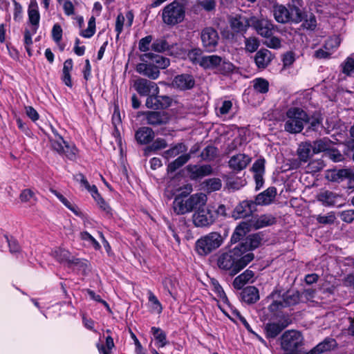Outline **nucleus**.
<instances>
[{
    "instance_id": "603ef678",
    "label": "nucleus",
    "mask_w": 354,
    "mask_h": 354,
    "mask_svg": "<svg viewBox=\"0 0 354 354\" xmlns=\"http://www.w3.org/2000/svg\"><path fill=\"white\" fill-rule=\"evenodd\" d=\"M245 39V50L248 52L253 53L257 50L259 46V41L256 37H249Z\"/></svg>"
},
{
    "instance_id": "774afa93",
    "label": "nucleus",
    "mask_w": 354,
    "mask_h": 354,
    "mask_svg": "<svg viewBox=\"0 0 354 354\" xmlns=\"http://www.w3.org/2000/svg\"><path fill=\"white\" fill-rule=\"evenodd\" d=\"M52 36L55 42H59L62 38V29L61 26L56 24L53 26L52 30Z\"/></svg>"
},
{
    "instance_id": "20e7f679",
    "label": "nucleus",
    "mask_w": 354,
    "mask_h": 354,
    "mask_svg": "<svg viewBox=\"0 0 354 354\" xmlns=\"http://www.w3.org/2000/svg\"><path fill=\"white\" fill-rule=\"evenodd\" d=\"M311 151L315 154L326 153L327 155H341L335 144L326 138L316 140L313 144L309 141L301 142L297 149V155H309Z\"/></svg>"
},
{
    "instance_id": "a18cd8bd",
    "label": "nucleus",
    "mask_w": 354,
    "mask_h": 354,
    "mask_svg": "<svg viewBox=\"0 0 354 354\" xmlns=\"http://www.w3.org/2000/svg\"><path fill=\"white\" fill-rule=\"evenodd\" d=\"M187 147L182 142L171 145L168 150L166 151L167 155H187L186 153Z\"/></svg>"
},
{
    "instance_id": "7c9ffc66",
    "label": "nucleus",
    "mask_w": 354,
    "mask_h": 354,
    "mask_svg": "<svg viewBox=\"0 0 354 354\" xmlns=\"http://www.w3.org/2000/svg\"><path fill=\"white\" fill-rule=\"evenodd\" d=\"M272 59V55L268 49H261L254 56V62L259 68H266Z\"/></svg>"
},
{
    "instance_id": "e2e57ef3",
    "label": "nucleus",
    "mask_w": 354,
    "mask_h": 354,
    "mask_svg": "<svg viewBox=\"0 0 354 354\" xmlns=\"http://www.w3.org/2000/svg\"><path fill=\"white\" fill-rule=\"evenodd\" d=\"M295 61V53L292 51H288L285 53L282 58V62L284 68H288L292 66Z\"/></svg>"
},
{
    "instance_id": "a211bd4d",
    "label": "nucleus",
    "mask_w": 354,
    "mask_h": 354,
    "mask_svg": "<svg viewBox=\"0 0 354 354\" xmlns=\"http://www.w3.org/2000/svg\"><path fill=\"white\" fill-rule=\"evenodd\" d=\"M52 147L59 153H65L66 155H75L78 153L77 149L73 144H69L59 136L56 140H53Z\"/></svg>"
},
{
    "instance_id": "a19ab883",
    "label": "nucleus",
    "mask_w": 354,
    "mask_h": 354,
    "mask_svg": "<svg viewBox=\"0 0 354 354\" xmlns=\"http://www.w3.org/2000/svg\"><path fill=\"white\" fill-rule=\"evenodd\" d=\"M151 49L157 53H162L170 50V46L167 41L163 39H157L151 44Z\"/></svg>"
},
{
    "instance_id": "f8f14e48",
    "label": "nucleus",
    "mask_w": 354,
    "mask_h": 354,
    "mask_svg": "<svg viewBox=\"0 0 354 354\" xmlns=\"http://www.w3.org/2000/svg\"><path fill=\"white\" fill-rule=\"evenodd\" d=\"M197 209L198 210L192 216L193 223L195 226L200 227H207L214 222L216 214L209 207Z\"/></svg>"
},
{
    "instance_id": "b1692460",
    "label": "nucleus",
    "mask_w": 354,
    "mask_h": 354,
    "mask_svg": "<svg viewBox=\"0 0 354 354\" xmlns=\"http://www.w3.org/2000/svg\"><path fill=\"white\" fill-rule=\"evenodd\" d=\"M289 324L290 322L288 319L266 324L265 326L266 337L268 338L276 337Z\"/></svg>"
},
{
    "instance_id": "72a5a7b5",
    "label": "nucleus",
    "mask_w": 354,
    "mask_h": 354,
    "mask_svg": "<svg viewBox=\"0 0 354 354\" xmlns=\"http://www.w3.org/2000/svg\"><path fill=\"white\" fill-rule=\"evenodd\" d=\"M154 138V132L151 128L142 127L139 128L135 134V138L140 144H147Z\"/></svg>"
},
{
    "instance_id": "58836bf2",
    "label": "nucleus",
    "mask_w": 354,
    "mask_h": 354,
    "mask_svg": "<svg viewBox=\"0 0 354 354\" xmlns=\"http://www.w3.org/2000/svg\"><path fill=\"white\" fill-rule=\"evenodd\" d=\"M50 192L53 194L57 198L71 211H72L75 215L80 216L81 212L79 208L75 205L69 202L62 194L56 191L55 189H50Z\"/></svg>"
},
{
    "instance_id": "39448f33",
    "label": "nucleus",
    "mask_w": 354,
    "mask_h": 354,
    "mask_svg": "<svg viewBox=\"0 0 354 354\" xmlns=\"http://www.w3.org/2000/svg\"><path fill=\"white\" fill-rule=\"evenodd\" d=\"M308 122H310V117L304 110L292 107L286 112L284 129L290 133H298L303 130L304 124Z\"/></svg>"
},
{
    "instance_id": "a878e982",
    "label": "nucleus",
    "mask_w": 354,
    "mask_h": 354,
    "mask_svg": "<svg viewBox=\"0 0 354 354\" xmlns=\"http://www.w3.org/2000/svg\"><path fill=\"white\" fill-rule=\"evenodd\" d=\"M277 195V189L274 187H268L266 190L259 194L256 198L255 203L257 205H268L270 204Z\"/></svg>"
},
{
    "instance_id": "9d476101",
    "label": "nucleus",
    "mask_w": 354,
    "mask_h": 354,
    "mask_svg": "<svg viewBox=\"0 0 354 354\" xmlns=\"http://www.w3.org/2000/svg\"><path fill=\"white\" fill-rule=\"evenodd\" d=\"M281 345L283 350L288 351H296L303 344L304 338L297 330H287L281 336Z\"/></svg>"
},
{
    "instance_id": "680f3d73",
    "label": "nucleus",
    "mask_w": 354,
    "mask_h": 354,
    "mask_svg": "<svg viewBox=\"0 0 354 354\" xmlns=\"http://www.w3.org/2000/svg\"><path fill=\"white\" fill-rule=\"evenodd\" d=\"M197 4L206 11H212L215 9L216 0H197Z\"/></svg>"
},
{
    "instance_id": "4d7b16f0",
    "label": "nucleus",
    "mask_w": 354,
    "mask_h": 354,
    "mask_svg": "<svg viewBox=\"0 0 354 354\" xmlns=\"http://www.w3.org/2000/svg\"><path fill=\"white\" fill-rule=\"evenodd\" d=\"M149 301L151 304L152 310L157 313H160L162 310V307L158 298L151 292H149Z\"/></svg>"
},
{
    "instance_id": "ddd939ff",
    "label": "nucleus",
    "mask_w": 354,
    "mask_h": 354,
    "mask_svg": "<svg viewBox=\"0 0 354 354\" xmlns=\"http://www.w3.org/2000/svg\"><path fill=\"white\" fill-rule=\"evenodd\" d=\"M133 88L142 96H148L151 93H159V87L155 82L142 77H138L134 80Z\"/></svg>"
},
{
    "instance_id": "aec40b11",
    "label": "nucleus",
    "mask_w": 354,
    "mask_h": 354,
    "mask_svg": "<svg viewBox=\"0 0 354 354\" xmlns=\"http://www.w3.org/2000/svg\"><path fill=\"white\" fill-rule=\"evenodd\" d=\"M187 171L192 180H197L208 176L212 173V168L209 165H188Z\"/></svg>"
},
{
    "instance_id": "c756f323",
    "label": "nucleus",
    "mask_w": 354,
    "mask_h": 354,
    "mask_svg": "<svg viewBox=\"0 0 354 354\" xmlns=\"http://www.w3.org/2000/svg\"><path fill=\"white\" fill-rule=\"evenodd\" d=\"M250 24L245 17L236 16L230 19L231 28L237 33H241L243 37Z\"/></svg>"
},
{
    "instance_id": "6e6552de",
    "label": "nucleus",
    "mask_w": 354,
    "mask_h": 354,
    "mask_svg": "<svg viewBox=\"0 0 354 354\" xmlns=\"http://www.w3.org/2000/svg\"><path fill=\"white\" fill-rule=\"evenodd\" d=\"M200 66L205 69H216L223 75L230 73L234 69V66L231 62L216 55L203 56L200 60Z\"/></svg>"
},
{
    "instance_id": "c85d7f7f",
    "label": "nucleus",
    "mask_w": 354,
    "mask_h": 354,
    "mask_svg": "<svg viewBox=\"0 0 354 354\" xmlns=\"http://www.w3.org/2000/svg\"><path fill=\"white\" fill-rule=\"evenodd\" d=\"M136 71L151 80H156L160 75V71L153 64L140 63L136 66Z\"/></svg>"
},
{
    "instance_id": "864d4df0",
    "label": "nucleus",
    "mask_w": 354,
    "mask_h": 354,
    "mask_svg": "<svg viewBox=\"0 0 354 354\" xmlns=\"http://www.w3.org/2000/svg\"><path fill=\"white\" fill-rule=\"evenodd\" d=\"M189 157V156H178L177 159L168 165V171L171 172L176 171L188 161Z\"/></svg>"
},
{
    "instance_id": "dca6fc26",
    "label": "nucleus",
    "mask_w": 354,
    "mask_h": 354,
    "mask_svg": "<svg viewBox=\"0 0 354 354\" xmlns=\"http://www.w3.org/2000/svg\"><path fill=\"white\" fill-rule=\"evenodd\" d=\"M145 116L147 123L152 126L165 124L169 122V117L165 111H147L142 113Z\"/></svg>"
},
{
    "instance_id": "ea45409f",
    "label": "nucleus",
    "mask_w": 354,
    "mask_h": 354,
    "mask_svg": "<svg viewBox=\"0 0 354 354\" xmlns=\"http://www.w3.org/2000/svg\"><path fill=\"white\" fill-rule=\"evenodd\" d=\"M167 147L166 140L163 138H158L147 147L146 151L149 153H158Z\"/></svg>"
},
{
    "instance_id": "3c124183",
    "label": "nucleus",
    "mask_w": 354,
    "mask_h": 354,
    "mask_svg": "<svg viewBox=\"0 0 354 354\" xmlns=\"http://www.w3.org/2000/svg\"><path fill=\"white\" fill-rule=\"evenodd\" d=\"M316 296V292L312 288L305 289L299 294V301L306 302H314Z\"/></svg>"
},
{
    "instance_id": "bb28decb",
    "label": "nucleus",
    "mask_w": 354,
    "mask_h": 354,
    "mask_svg": "<svg viewBox=\"0 0 354 354\" xmlns=\"http://www.w3.org/2000/svg\"><path fill=\"white\" fill-rule=\"evenodd\" d=\"M140 59L146 62L147 59H150L153 62V64H155V67H157V69H164L168 67L170 64L169 59L162 57L159 55H154L152 53H145L141 55Z\"/></svg>"
},
{
    "instance_id": "e433bc0d",
    "label": "nucleus",
    "mask_w": 354,
    "mask_h": 354,
    "mask_svg": "<svg viewBox=\"0 0 354 354\" xmlns=\"http://www.w3.org/2000/svg\"><path fill=\"white\" fill-rule=\"evenodd\" d=\"M250 162L248 156H232L229 160V166L235 171H241L246 167Z\"/></svg>"
},
{
    "instance_id": "2eb2a0df",
    "label": "nucleus",
    "mask_w": 354,
    "mask_h": 354,
    "mask_svg": "<svg viewBox=\"0 0 354 354\" xmlns=\"http://www.w3.org/2000/svg\"><path fill=\"white\" fill-rule=\"evenodd\" d=\"M52 255L60 263L68 266L83 264L81 259L73 257L68 250L63 248H57L52 252Z\"/></svg>"
},
{
    "instance_id": "1a4fd4ad",
    "label": "nucleus",
    "mask_w": 354,
    "mask_h": 354,
    "mask_svg": "<svg viewBox=\"0 0 354 354\" xmlns=\"http://www.w3.org/2000/svg\"><path fill=\"white\" fill-rule=\"evenodd\" d=\"M272 297L273 301L269 308L272 312L294 306L299 301V293L295 290H288L281 295L274 292L272 294Z\"/></svg>"
},
{
    "instance_id": "052dcab7",
    "label": "nucleus",
    "mask_w": 354,
    "mask_h": 354,
    "mask_svg": "<svg viewBox=\"0 0 354 354\" xmlns=\"http://www.w3.org/2000/svg\"><path fill=\"white\" fill-rule=\"evenodd\" d=\"M254 174H264L265 172V160L263 158L258 159L252 165V168Z\"/></svg>"
},
{
    "instance_id": "412c9836",
    "label": "nucleus",
    "mask_w": 354,
    "mask_h": 354,
    "mask_svg": "<svg viewBox=\"0 0 354 354\" xmlns=\"http://www.w3.org/2000/svg\"><path fill=\"white\" fill-rule=\"evenodd\" d=\"M253 230H259L275 223L276 218L272 214H261L249 220Z\"/></svg>"
},
{
    "instance_id": "c9c22d12",
    "label": "nucleus",
    "mask_w": 354,
    "mask_h": 354,
    "mask_svg": "<svg viewBox=\"0 0 354 354\" xmlns=\"http://www.w3.org/2000/svg\"><path fill=\"white\" fill-rule=\"evenodd\" d=\"M241 298L248 304H254L259 299V290L254 286H248L243 290Z\"/></svg>"
},
{
    "instance_id": "f03ea898",
    "label": "nucleus",
    "mask_w": 354,
    "mask_h": 354,
    "mask_svg": "<svg viewBox=\"0 0 354 354\" xmlns=\"http://www.w3.org/2000/svg\"><path fill=\"white\" fill-rule=\"evenodd\" d=\"M302 0H290L287 6L275 4L272 12L277 22L279 24H299L304 19Z\"/></svg>"
},
{
    "instance_id": "09e8293b",
    "label": "nucleus",
    "mask_w": 354,
    "mask_h": 354,
    "mask_svg": "<svg viewBox=\"0 0 354 354\" xmlns=\"http://www.w3.org/2000/svg\"><path fill=\"white\" fill-rule=\"evenodd\" d=\"M80 238L82 240L86 241L88 245L92 246L95 250H100L101 246L97 241L88 232H82L80 233Z\"/></svg>"
},
{
    "instance_id": "6ab92c4d",
    "label": "nucleus",
    "mask_w": 354,
    "mask_h": 354,
    "mask_svg": "<svg viewBox=\"0 0 354 354\" xmlns=\"http://www.w3.org/2000/svg\"><path fill=\"white\" fill-rule=\"evenodd\" d=\"M310 156H298L297 158H286L281 156V167L282 172L287 171L291 169H296L301 167L302 162H307L309 161Z\"/></svg>"
},
{
    "instance_id": "37998d69",
    "label": "nucleus",
    "mask_w": 354,
    "mask_h": 354,
    "mask_svg": "<svg viewBox=\"0 0 354 354\" xmlns=\"http://www.w3.org/2000/svg\"><path fill=\"white\" fill-rule=\"evenodd\" d=\"M203 184L206 190L209 192L218 191L222 186L221 180L216 178L206 180Z\"/></svg>"
},
{
    "instance_id": "c03bdc74",
    "label": "nucleus",
    "mask_w": 354,
    "mask_h": 354,
    "mask_svg": "<svg viewBox=\"0 0 354 354\" xmlns=\"http://www.w3.org/2000/svg\"><path fill=\"white\" fill-rule=\"evenodd\" d=\"M254 89L260 93H266L268 91L269 83L263 78H257L253 81Z\"/></svg>"
},
{
    "instance_id": "5fc2aeb1",
    "label": "nucleus",
    "mask_w": 354,
    "mask_h": 354,
    "mask_svg": "<svg viewBox=\"0 0 354 354\" xmlns=\"http://www.w3.org/2000/svg\"><path fill=\"white\" fill-rule=\"evenodd\" d=\"M95 30V19L94 17H91L88 23V28L83 30L81 35L85 38H90L92 37Z\"/></svg>"
},
{
    "instance_id": "4be33fe9",
    "label": "nucleus",
    "mask_w": 354,
    "mask_h": 354,
    "mask_svg": "<svg viewBox=\"0 0 354 354\" xmlns=\"http://www.w3.org/2000/svg\"><path fill=\"white\" fill-rule=\"evenodd\" d=\"M194 79L188 74L177 75L172 81L173 86L182 91L191 89L194 86Z\"/></svg>"
},
{
    "instance_id": "338daca9",
    "label": "nucleus",
    "mask_w": 354,
    "mask_h": 354,
    "mask_svg": "<svg viewBox=\"0 0 354 354\" xmlns=\"http://www.w3.org/2000/svg\"><path fill=\"white\" fill-rule=\"evenodd\" d=\"M302 26L304 28L308 30L315 29L317 26V21L315 17L313 15H310L309 17L307 16L306 18L304 19Z\"/></svg>"
},
{
    "instance_id": "f257e3e1",
    "label": "nucleus",
    "mask_w": 354,
    "mask_h": 354,
    "mask_svg": "<svg viewBox=\"0 0 354 354\" xmlns=\"http://www.w3.org/2000/svg\"><path fill=\"white\" fill-rule=\"evenodd\" d=\"M241 256V249L239 246H236L232 250L218 255L217 266L221 270L229 271L231 275H235L254 259L252 253H248L243 257Z\"/></svg>"
},
{
    "instance_id": "0e129e2a",
    "label": "nucleus",
    "mask_w": 354,
    "mask_h": 354,
    "mask_svg": "<svg viewBox=\"0 0 354 354\" xmlns=\"http://www.w3.org/2000/svg\"><path fill=\"white\" fill-rule=\"evenodd\" d=\"M340 218L346 223H352L354 221V209H347L339 213Z\"/></svg>"
},
{
    "instance_id": "13d9d810",
    "label": "nucleus",
    "mask_w": 354,
    "mask_h": 354,
    "mask_svg": "<svg viewBox=\"0 0 354 354\" xmlns=\"http://www.w3.org/2000/svg\"><path fill=\"white\" fill-rule=\"evenodd\" d=\"M201 56V50L199 48H194L189 51L187 53V58L194 64H198L200 65V60Z\"/></svg>"
},
{
    "instance_id": "f3484780",
    "label": "nucleus",
    "mask_w": 354,
    "mask_h": 354,
    "mask_svg": "<svg viewBox=\"0 0 354 354\" xmlns=\"http://www.w3.org/2000/svg\"><path fill=\"white\" fill-rule=\"evenodd\" d=\"M254 201H243L234 208L233 216L236 218H241L250 216L257 210Z\"/></svg>"
},
{
    "instance_id": "393cba45",
    "label": "nucleus",
    "mask_w": 354,
    "mask_h": 354,
    "mask_svg": "<svg viewBox=\"0 0 354 354\" xmlns=\"http://www.w3.org/2000/svg\"><path fill=\"white\" fill-rule=\"evenodd\" d=\"M317 200L324 206H334L342 200V196L330 191L325 190L317 195Z\"/></svg>"
},
{
    "instance_id": "473e14b6",
    "label": "nucleus",
    "mask_w": 354,
    "mask_h": 354,
    "mask_svg": "<svg viewBox=\"0 0 354 354\" xmlns=\"http://www.w3.org/2000/svg\"><path fill=\"white\" fill-rule=\"evenodd\" d=\"M28 19L33 26L32 32L35 33L39 25L40 15L38 10V5L36 0H30L28 10Z\"/></svg>"
},
{
    "instance_id": "8fccbe9b",
    "label": "nucleus",
    "mask_w": 354,
    "mask_h": 354,
    "mask_svg": "<svg viewBox=\"0 0 354 354\" xmlns=\"http://www.w3.org/2000/svg\"><path fill=\"white\" fill-rule=\"evenodd\" d=\"M158 93H151L149 95L147 96V98L146 100L145 105L149 109H161L159 104L158 100Z\"/></svg>"
},
{
    "instance_id": "cd10ccee",
    "label": "nucleus",
    "mask_w": 354,
    "mask_h": 354,
    "mask_svg": "<svg viewBox=\"0 0 354 354\" xmlns=\"http://www.w3.org/2000/svg\"><path fill=\"white\" fill-rule=\"evenodd\" d=\"M337 346V342L335 339L327 337L322 342L318 344L306 354H321L329 351Z\"/></svg>"
},
{
    "instance_id": "4468645a",
    "label": "nucleus",
    "mask_w": 354,
    "mask_h": 354,
    "mask_svg": "<svg viewBox=\"0 0 354 354\" xmlns=\"http://www.w3.org/2000/svg\"><path fill=\"white\" fill-rule=\"evenodd\" d=\"M251 24L261 36L268 38L272 35L274 25L270 20L252 17Z\"/></svg>"
},
{
    "instance_id": "0eeeda50",
    "label": "nucleus",
    "mask_w": 354,
    "mask_h": 354,
    "mask_svg": "<svg viewBox=\"0 0 354 354\" xmlns=\"http://www.w3.org/2000/svg\"><path fill=\"white\" fill-rule=\"evenodd\" d=\"M222 236L216 232L201 236L196 242V250L201 256H206L218 248L223 243Z\"/></svg>"
},
{
    "instance_id": "6e6d98bb",
    "label": "nucleus",
    "mask_w": 354,
    "mask_h": 354,
    "mask_svg": "<svg viewBox=\"0 0 354 354\" xmlns=\"http://www.w3.org/2000/svg\"><path fill=\"white\" fill-rule=\"evenodd\" d=\"M342 73L349 75L354 71V59L351 57H348L342 64Z\"/></svg>"
},
{
    "instance_id": "2f4dec72",
    "label": "nucleus",
    "mask_w": 354,
    "mask_h": 354,
    "mask_svg": "<svg viewBox=\"0 0 354 354\" xmlns=\"http://www.w3.org/2000/svg\"><path fill=\"white\" fill-rule=\"evenodd\" d=\"M249 221L241 222L235 228L231 237V242L235 243L241 240L247 233L252 230Z\"/></svg>"
},
{
    "instance_id": "423d86ee",
    "label": "nucleus",
    "mask_w": 354,
    "mask_h": 354,
    "mask_svg": "<svg viewBox=\"0 0 354 354\" xmlns=\"http://www.w3.org/2000/svg\"><path fill=\"white\" fill-rule=\"evenodd\" d=\"M185 17V6L178 0H175L162 10V21L168 26H175L181 23Z\"/></svg>"
},
{
    "instance_id": "f704fd0d",
    "label": "nucleus",
    "mask_w": 354,
    "mask_h": 354,
    "mask_svg": "<svg viewBox=\"0 0 354 354\" xmlns=\"http://www.w3.org/2000/svg\"><path fill=\"white\" fill-rule=\"evenodd\" d=\"M254 272L250 270H246L244 272L237 276L234 281L233 286L238 290L241 289L246 283L252 282V279L254 277Z\"/></svg>"
},
{
    "instance_id": "9b49d317",
    "label": "nucleus",
    "mask_w": 354,
    "mask_h": 354,
    "mask_svg": "<svg viewBox=\"0 0 354 354\" xmlns=\"http://www.w3.org/2000/svg\"><path fill=\"white\" fill-rule=\"evenodd\" d=\"M201 39L205 50L209 53H212L216 50L220 37L217 30L209 26L201 30Z\"/></svg>"
},
{
    "instance_id": "bf43d9fd",
    "label": "nucleus",
    "mask_w": 354,
    "mask_h": 354,
    "mask_svg": "<svg viewBox=\"0 0 354 354\" xmlns=\"http://www.w3.org/2000/svg\"><path fill=\"white\" fill-rule=\"evenodd\" d=\"M264 44L268 48L278 49L281 46V41L277 37L270 36L264 41Z\"/></svg>"
},
{
    "instance_id": "7ed1b4c3",
    "label": "nucleus",
    "mask_w": 354,
    "mask_h": 354,
    "mask_svg": "<svg viewBox=\"0 0 354 354\" xmlns=\"http://www.w3.org/2000/svg\"><path fill=\"white\" fill-rule=\"evenodd\" d=\"M207 201V197L203 193H196L188 198L177 196L173 201V209L176 214H185L205 206Z\"/></svg>"
},
{
    "instance_id": "69168bd1",
    "label": "nucleus",
    "mask_w": 354,
    "mask_h": 354,
    "mask_svg": "<svg viewBox=\"0 0 354 354\" xmlns=\"http://www.w3.org/2000/svg\"><path fill=\"white\" fill-rule=\"evenodd\" d=\"M152 41V36L148 35L139 41V50L142 52H147L149 50V46Z\"/></svg>"
},
{
    "instance_id": "de8ad7c7",
    "label": "nucleus",
    "mask_w": 354,
    "mask_h": 354,
    "mask_svg": "<svg viewBox=\"0 0 354 354\" xmlns=\"http://www.w3.org/2000/svg\"><path fill=\"white\" fill-rule=\"evenodd\" d=\"M115 347L113 339L111 336L106 338V345L97 344V348L100 354H111V351Z\"/></svg>"
},
{
    "instance_id": "5701e85b",
    "label": "nucleus",
    "mask_w": 354,
    "mask_h": 354,
    "mask_svg": "<svg viewBox=\"0 0 354 354\" xmlns=\"http://www.w3.org/2000/svg\"><path fill=\"white\" fill-rule=\"evenodd\" d=\"M262 236L261 233H255L249 235L244 239V241L241 243L240 247H239V249H241V252L243 253L245 251L257 248L261 245L263 240Z\"/></svg>"
},
{
    "instance_id": "49530a36",
    "label": "nucleus",
    "mask_w": 354,
    "mask_h": 354,
    "mask_svg": "<svg viewBox=\"0 0 354 354\" xmlns=\"http://www.w3.org/2000/svg\"><path fill=\"white\" fill-rule=\"evenodd\" d=\"M352 171L348 169H342L337 171H334L331 174V180L336 182H339L344 179H348Z\"/></svg>"
},
{
    "instance_id": "79ce46f5",
    "label": "nucleus",
    "mask_w": 354,
    "mask_h": 354,
    "mask_svg": "<svg viewBox=\"0 0 354 354\" xmlns=\"http://www.w3.org/2000/svg\"><path fill=\"white\" fill-rule=\"evenodd\" d=\"M151 331L155 339L158 343L159 347H164L167 344L165 333L160 328L152 327Z\"/></svg>"
},
{
    "instance_id": "4c0bfd02",
    "label": "nucleus",
    "mask_w": 354,
    "mask_h": 354,
    "mask_svg": "<svg viewBox=\"0 0 354 354\" xmlns=\"http://www.w3.org/2000/svg\"><path fill=\"white\" fill-rule=\"evenodd\" d=\"M86 189L91 193L93 198L95 199V201L97 203V204L102 209L106 212H109V210L111 209L110 207L101 197L95 185H89V187H87Z\"/></svg>"
}]
</instances>
